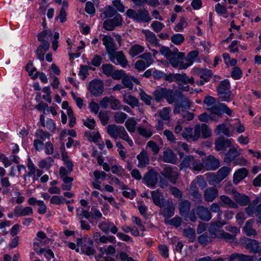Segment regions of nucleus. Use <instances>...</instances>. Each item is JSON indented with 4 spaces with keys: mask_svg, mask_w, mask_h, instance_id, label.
Segmentation results:
<instances>
[{
    "mask_svg": "<svg viewBox=\"0 0 261 261\" xmlns=\"http://www.w3.org/2000/svg\"><path fill=\"white\" fill-rule=\"evenodd\" d=\"M203 103L211 114H215L218 118L221 117L223 113L229 116L231 115L232 113V111L226 105L220 102H217L216 99L211 96H205Z\"/></svg>",
    "mask_w": 261,
    "mask_h": 261,
    "instance_id": "f257e3e1",
    "label": "nucleus"
},
{
    "mask_svg": "<svg viewBox=\"0 0 261 261\" xmlns=\"http://www.w3.org/2000/svg\"><path fill=\"white\" fill-rule=\"evenodd\" d=\"M107 132L113 139L116 140L119 138L126 142L130 147L134 145L133 141L122 126L114 124L108 125L107 127Z\"/></svg>",
    "mask_w": 261,
    "mask_h": 261,
    "instance_id": "f03ea898",
    "label": "nucleus"
},
{
    "mask_svg": "<svg viewBox=\"0 0 261 261\" xmlns=\"http://www.w3.org/2000/svg\"><path fill=\"white\" fill-rule=\"evenodd\" d=\"M126 16L134 21L149 22L152 18L149 12L145 9H139L137 11L133 9H128L126 12Z\"/></svg>",
    "mask_w": 261,
    "mask_h": 261,
    "instance_id": "7ed1b4c3",
    "label": "nucleus"
},
{
    "mask_svg": "<svg viewBox=\"0 0 261 261\" xmlns=\"http://www.w3.org/2000/svg\"><path fill=\"white\" fill-rule=\"evenodd\" d=\"M27 168L29 171L23 176L24 181L27 184H29L32 181L33 183L35 182L36 180H38V177L43 174V171L40 169H37L30 158L28 159Z\"/></svg>",
    "mask_w": 261,
    "mask_h": 261,
    "instance_id": "20e7f679",
    "label": "nucleus"
},
{
    "mask_svg": "<svg viewBox=\"0 0 261 261\" xmlns=\"http://www.w3.org/2000/svg\"><path fill=\"white\" fill-rule=\"evenodd\" d=\"M212 136V131L209 127L205 123L197 124L194 128V139L196 141L200 137L207 138Z\"/></svg>",
    "mask_w": 261,
    "mask_h": 261,
    "instance_id": "39448f33",
    "label": "nucleus"
},
{
    "mask_svg": "<svg viewBox=\"0 0 261 261\" xmlns=\"http://www.w3.org/2000/svg\"><path fill=\"white\" fill-rule=\"evenodd\" d=\"M111 61L115 64H119L125 68L128 64L127 60L122 51H114L108 55Z\"/></svg>",
    "mask_w": 261,
    "mask_h": 261,
    "instance_id": "423d86ee",
    "label": "nucleus"
},
{
    "mask_svg": "<svg viewBox=\"0 0 261 261\" xmlns=\"http://www.w3.org/2000/svg\"><path fill=\"white\" fill-rule=\"evenodd\" d=\"M122 23L121 16L118 14L115 15L112 19H107L103 23V28L107 31H112L116 27L121 26Z\"/></svg>",
    "mask_w": 261,
    "mask_h": 261,
    "instance_id": "0eeeda50",
    "label": "nucleus"
},
{
    "mask_svg": "<svg viewBox=\"0 0 261 261\" xmlns=\"http://www.w3.org/2000/svg\"><path fill=\"white\" fill-rule=\"evenodd\" d=\"M158 172L154 169H151L144 174L142 181L147 187L153 188L158 182Z\"/></svg>",
    "mask_w": 261,
    "mask_h": 261,
    "instance_id": "6e6552de",
    "label": "nucleus"
},
{
    "mask_svg": "<svg viewBox=\"0 0 261 261\" xmlns=\"http://www.w3.org/2000/svg\"><path fill=\"white\" fill-rule=\"evenodd\" d=\"M160 173L164 177L168 179L172 183H175L176 182L178 176L177 168H172L169 166L164 167L163 171Z\"/></svg>",
    "mask_w": 261,
    "mask_h": 261,
    "instance_id": "1a4fd4ad",
    "label": "nucleus"
},
{
    "mask_svg": "<svg viewBox=\"0 0 261 261\" xmlns=\"http://www.w3.org/2000/svg\"><path fill=\"white\" fill-rule=\"evenodd\" d=\"M103 84L101 81L93 80L89 84V91L94 96L100 95L103 92Z\"/></svg>",
    "mask_w": 261,
    "mask_h": 261,
    "instance_id": "9d476101",
    "label": "nucleus"
},
{
    "mask_svg": "<svg viewBox=\"0 0 261 261\" xmlns=\"http://www.w3.org/2000/svg\"><path fill=\"white\" fill-rule=\"evenodd\" d=\"M101 40L108 55L116 50L117 48L114 40L111 36L103 35L102 36Z\"/></svg>",
    "mask_w": 261,
    "mask_h": 261,
    "instance_id": "9b49d317",
    "label": "nucleus"
},
{
    "mask_svg": "<svg viewBox=\"0 0 261 261\" xmlns=\"http://www.w3.org/2000/svg\"><path fill=\"white\" fill-rule=\"evenodd\" d=\"M215 150L217 151H224L231 145V140L224 137H219L215 142Z\"/></svg>",
    "mask_w": 261,
    "mask_h": 261,
    "instance_id": "f8f14e48",
    "label": "nucleus"
},
{
    "mask_svg": "<svg viewBox=\"0 0 261 261\" xmlns=\"http://www.w3.org/2000/svg\"><path fill=\"white\" fill-rule=\"evenodd\" d=\"M196 214L201 220L204 221H209L212 218L211 211L207 207L203 205L197 206Z\"/></svg>",
    "mask_w": 261,
    "mask_h": 261,
    "instance_id": "ddd939ff",
    "label": "nucleus"
},
{
    "mask_svg": "<svg viewBox=\"0 0 261 261\" xmlns=\"http://www.w3.org/2000/svg\"><path fill=\"white\" fill-rule=\"evenodd\" d=\"M142 32L145 36L146 41L151 45L154 47L160 46L159 40L154 33L148 30H143Z\"/></svg>",
    "mask_w": 261,
    "mask_h": 261,
    "instance_id": "4468645a",
    "label": "nucleus"
},
{
    "mask_svg": "<svg viewBox=\"0 0 261 261\" xmlns=\"http://www.w3.org/2000/svg\"><path fill=\"white\" fill-rule=\"evenodd\" d=\"M99 228L106 233L111 231L114 234H116L118 231V228L113 223L108 220L100 223L98 224Z\"/></svg>",
    "mask_w": 261,
    "mask_h": 261,
    "instance_id": "2eb2a0df",
    "label": "nucleus"
},
{
    "mask_svg": "<svg viewBox=\"0 0 261 261\" xmlns=\"http://www.w3.org/2000/svg\"><path fill=\"white\" fill-rule=\"evenodd\" d=\"M151 195L153 203L156 205L161 207H163L166 201L165 200L163 197V194L161 192V190L157 189L156 190L152 191L151 192Z\"/></svg>",
    "mask_w": 261,
    "mask_h": 261,
    "instance_id": "dca6fc26",
    "label": "nucleus"
},
{
    "mask_svg": "<svg viewBox=\"0 0 261 261\" xmlns=\"http://www.w3.org/2000/svg\"><path fill=\"white\" fill-rule=\"evenodd\" d=\"M174 210L175 207L173 204L171 202L167 201L165 203L164 205L162 207L161 213L165 218V220H167L173 216Z\"/></svg>",
    "mask_w": 261,
    "mask_h": 261,
    "instance_id": "f3484780",
    "label": "nucleus"
},
{
    "mask_svg": "<svg viewBox=\"0 0 261 261\" xmlns=\"http://www.w3.org/2000/svg\"><path fill=\"white\" fill-rule=\"evenodd\" d=\"M226 224L225 221L211 222L208 231L212 238H216L220 229Z\"/></svg>",
    "mask_w": 261,
    "mask_h": 261,
    "instance_id": "a211bd4d",
    "label": "nucleus"
},
{
    "mask_svg": "<svg viewBox=\"0 0 261 261\" xmlns=\"http://www.w3.org/2000/svg\"><path fill=\"white\" fill-rule=\"evenodd\" d=\"M198 55L199 53L197 50L190 51L185 58L187 62H181L180 68L186 69L191 66L194 62V60L198 57Z\"/></svg>",
    "mask_w": 261,
    "mask_h": 261,
    "instance_id": "6ab92c4d",
    "label": "nucleus"
},
{
    "mask_svg": "<svg viewBox=\"0 0 261 261\" xmlns=\"http://www.w3.org/2000/svg\"><path fill=\"white\" fill-rule=\"evenodd\" d=\"M243 243L245 245V247L247 249L249 250L250 252L256 253L259 249V243L255 240L249 238H245Z\"/></svg>",
    "mask_w": 261,
    "mask_h": 261,
    "instance_id": "aec40b11",
    "label": "nucleus"
},
{
    "mask_svg": "<svg viewBox=\"0 0 261 261\" xmlns=\"http://www.w3.org/2000/svg\"><path fill=\"white\" fill-rule=\"evenodd\" d=\"M138 160V167L140 168H144L149 163V157L145 150H142L137 156Z\"/></svg>",
    "mask_w": 261,
    "mask_h": 261,
    "instance_id": "412c9836",
    "label": "nucleus"
},
{
    "mask_svg": "<svg viewBox=\"0 0 261 261\" xmlns=\"http://www.w3.org/2000/svg\"><path fill=\"white\" fill-rule=\"evenodd\" d=\"M205 166L207 170H216L220 166L219 160L213 155H209L205 160Z\"/></svg>",
    "mask_w": 261,
    "mask_h": 261,
    "instance_id": "4be33fe9",
    "label": "nucleus"
},
{
    "mask_svg": "<svg viewBox=\"0 0 261 261\" xmlns=\"http://www.w3.org/2000/svg\"><path fill=\"white\" fill-rule=\"evenodd\" d=\"M203 195L206 201L212 202L218 196V191L214 187H210L204 191Z\"/></svg>",
    "mask_w": 261,
    "mask_h": 261,
    "instance_id": "5701e85b",
    "label": "nucleus"
},
{
    "mask_svg": "<svg viewBox=\"0 0 261 261\" xmlns=\"http://www.w3.org/2000/svg\"><path fill=\"white\" fill-rule=\"evenodd\" d=\"M175 82L178 85L188 83L193 84L194 83V79L192 76L189 77L185 73L182 74L175 73Z\"/></svg>",
    "mask_w": 261,
    "mask_h": 261,
    "instance_id": "b1692460",
    "label": "nucleus"
},
{
    "mask_svg": "<svg viewBox=\"0 0 261 261\" xmlns=\"http://www.w3.org/2000/svg\"><path fill=\"white\" fill-rule=\"evenodd\" d=\"M123 101L124 103L128 105L132 108L139 107V101L136 97L129 94L125 93L122 96Z\"/></svg>",
    "mask_w": 261,
    "mask_h": 261,
    "instance_id": "393cba45",
    "label": "nucleus"
},
{
    "mask_svg": "<svg viewBox=\"0 0 261 261\" xmlns=\"http://www.w3.org/2000/svg\"><path fill=\"white\" fill-rule=\"evenodd\" d=\"M138 134L145 138H150L153 135V127L147 123L145 127L139 126L137 128Z\"/></svg>",
    "mask_w": 261,
    "mask_h": 261,
    "instance_id": "a878e982",
    "label": "nucleus"
},
{
    "mask_svg": "<svg viewBox=\"0 0 261 261\" xmlns=\"http://www.w3.org/2000/svg\"><path fill=\"white\" fill-rule=\"evenodd\" d=\"M253 256L244 254L234 253L229 256V261H253Z\"/></svg>",
    "mask_w": 261,
    "mask_h": 261,
    "instance_id": "bb28decb",
    "label": "nucleus"
},
{
    "mask_svg": "<svg viewBox=\"0 0 261 261\" xmlns=\"http://www.w3.org/2000/svg\"><path fill=\"white\" fill-rule=\"evenodd\" d=\"M163 160L166 163L175 164L176 161V158L172 150L166 149L163 152Z\"/></svg>",
    "mask_w": 261,
    "mask_h": 261,
    "instance_id": "cd10ccee",
    "label": "nucleus"
},
{
    "mask_svg": "<svg viewBox=\"0 0 261 261\" xmlns=\"http://www.w3.org/2000/svg\"><path fill=\"white\" fill-rule=\"evenodd\" d=\"M14 212L17 216L21 217L29 216L33 213V208L30 206L22 208L20 206H17L15 207Z\"/></svg>",
    "mask_w": 261,
    "mask_h": 261,
    "instance_id": "c85d7f7f",
    "label": "nucleus"
},
{
    "mask_svg": "<svg viewBox=\"0 0 261 261\" xmlns=\"http://www.w3.org/2000/svg\"><path fill=\"white\" fill-rule=\"evenodd\" d=\"M248 174V171L245 168H242L236 171L233 174V181L238 184L240 181L245 178Z\"/></svg>",
    "mask_w": 261,
    "mask_h": 261,
    "instance_id": "c756f323",
    "label": "nucleus"
},
{
    "mask_svg": "<svg viewBox=\"0 0 261 261\" xmlns=\"http://www.w3.org/2000/svg\"><path fill=\"white\" fill-rule=\"evenodd\" d=\"M254 222V221L253 219H250L246 222L243 229L246 236H254L256 235L257 231L253 228Z\"/></svg>",
    "mask_w": 261,
    "mask_h": 261,
    "instance_id": "7c9ffc66",
    "label": "nucleus"
},
{
    "mask_svg": "<svg viewBox=\"0 0 261 261\" xmlns=\"http://www.w3.org/2000/svg\"><path fill=\"white\" fill-rule=\"evenodd\" d=\"M195 158L192 155H186L183 158L180 163V169L190 168L193 165Z\"/></svg>",
    "mask_w": 261,
    "mask_h": 261,
    "instance_id": "2f4dec72",
    "label": "nucleus"
},
{
    "mask_svg": "<svg viewBox=\"0 0 261 261\" xmlns=\"http://www.w3.org/2000/svg\"><path fill=\"white\" fill-rule=\"evenodd\" d=\"M233 193L235 201L240 205L245 206L249 202L250 200L248 196L244 194H241L236 191L234 192Z\"/></svg>",
    "mask_w": 261,
    "mask_h": 261,
    "instance_id": "473e14b6",
    "label": "nucleus"
},
{
    "mask_svg": "<svg viewBox=\"0 0 261 261\" xmlns=\"http://www.w3.org/2000/svg\"><path fill=\"white\" fill-rule=\"evenodd\" d=\"M230 171L231 169L229 167H223L217 171V176L214 177L217 179V181H221L229 175Z\"/></svg>",
    "mask_w": 261,
    "mask_h": 261,
    "instance_id": "72a5a7b5",
    "label": "nucleus"
},
{
    "mask_svg": "<svg viewBox=\"0 0 261 261\" xmlns=\"http://www.w3.org/2000/svg\"><path fill=\"white\" fill-rule=\"evenodd\" d=\"M240 153L237 148L234 147L230 148L225 154L224 162L227 163L231 162Z\"/></svg>",
    "mask_w": 261,
    "mask_h": 261,
    "instance_id": "f704fd0d",
    "label": "nucleus"
},
{
    "mask_svg": "<svg viewBox=\"0 0 261 261\" xmlns=\"http://www.w3.org/2000/svg\"><path fill=\"white\" fill-rule=\"evenodd\" d=\"M191 207V203L188 200L181 201L179 204V210L180 214L182 216H187Z\"/></svg>",
    "mask_w": 261,
    "mask_h": 261,
    "instance_id": "c9c22d12",
    "label": "nucleus"
},
{
    "mask_svg": "<svg viewBox=\"0 0 261 261\" xmlns=\"http://www.w3.org/2000/svg\"><path fill=\"white\" fill-rule=\"evenodd\" d=\"M220 199L221 201L228 207L237 208L238 207V204L227 196L221 195Z\"/></svg>",
    "mask_w": 261,
    "mask_h": 261,
    "instance_id": "e433bc0d",
    "label": "nucleus"
},
{
    "mask_svg": "<svg viewBox=\"0 0 261 261\" xmlns=\"http://www.w3.org/2000/svg\"><path fill=\"white\" fill-rule=\"evenodd\" d=\"M215 132L217 135L223 134L226 136H230L229 128L227 127L226 125L224 123L218 125L215 129Z\"/></svg>",
    "mask_w": 261,
    "mask_h": 261,
    "instance_id": "4c0bfd02",
    "label": "nucleus"
},
{
    "mask_svg": "<svg viewBox=\"0 0 261 261\" xmlns=\"http://www.w3.org/2000/svg\"><path fill=\"white\" fill-rule=\"evenodd\" d=\"M144 50V47L139 44H135L132 46L129 51V54L132 57H134L139 54L142 53Z\"/></svg>",
    "mask_w": 261,
    "mask_h": 261,
    "instance_id": "58836bf2",
    "label": "nucleus"
},
{
    "mask_svg": "<svg viewBox=\"0 0 261 261\" xmlns=\"http://www.w3.org/2000/svg\"><path fill=\"white\" fill-rule=\"evenodd\" d=\"M183 233L184 236L188 239L189 242L192 243L195 240L196 233L194 229L191 227L185 229Z\"/></svg>",
    "mask_w": 261,
    "mask_h": 261,
    "instance_id": "ea45409f",
    "label": "nucleus"
},
{
    "mask_svg": "<svg viewBox=\"0 0 261 261\" xmlns=\"http://www.w3.org/2000/svg\"><path fill=\"white\" fill-rule=\"evenodd\" d=\"M139 96L145 105L149 106L151 104L152 97L148 95L142 89H139Z\"/></svg>",
    "mask_w": 261,
    "mask_h": 261,
    "instance_id": "a19ab883",
    "label": "nucleus"
},
{
    "mask_svg": "<svg viewBox=\"0 0 261 261\" xmlns=\"http://www.w3.org/2000/svg\"><path fill=\"white\" fill-rule=\"evenodd\" d=\"M164 98L167 100L169 103L171 104L173 103L175 100V95L173 90L165 88Z\"/></svg>",
    "mask_w": 261,
    "mask_h": 261,
    "instance_id": "79ce46f5",
    "label": "nucleus"
},
{
    "mask_svg": "<svg viewBox=\"0 0 261 261\" xmlns=\"http://www.w3.org/2000/svg\"><path fill=\"white\" fill-rule=\"evenodd\" d=\"M116 13V11L111 6L106 7L104 11L100 14V17L102 19L107 18H110L114 16Z\"/></svg>",
    "mask_w": 261,
    "mask_h": 261,
    "instance_id": "37998d69",
    "label": "nucleus"
},
{
    "mask_svg": "<svg viewBox=\"0 0 261 261\" xmlns=\"http://www.w3.org/2000/svg\"><path fill=\"white\" fill-rule=\"evenodd\" d=\"M110 108L113 110H118L121 108V104L120 101L117 99L114 96H110Z\"/></svg>",
    "mask_w": 261,
    "mask_h": 261,
    "instance_id": "c03bdc74",
    "label": "nucleus"
},
{
    "mask_svg": "<svg viewBox=\"0 0 261 261\" xmlns=\"http://www.w3.org/2000/svg\"><path fill=\"white\" fill-rule=\"evenodd\" d=\"M216 238L223 239L227 242L234 241L235 239L234 235H231V234L226 232L224 230H220L218 233Z\"/></svg>",
    "mask_w": 261,
    "mask_h": 261,
    "instance_id": "a18cd8bd",
    "label": "nucleus"
},
{
    "mask_svg": "<svg viewBox=\"0 0 261 261\" xmlns=\"http://www.w3.org/2000/svg\"><path fill=\"white\" fill-rule=\"evenodd\" d=\"M50 40L52 39V33L49 30H45L38 35V40L39 41H43L44 39Z\"/></svg>",
    "mask_w": 261,
    "mask_h": 261,
    "instance_id": "49530a36",
    "label": "nucleus"
},
{
    "mask_svg": "<svg viewBox=\"0 0 261 261\" xmlns=\"http://www.w3.org/2000/svg\"><path fill=\"white\" fill-rule=\"evenodd\" d=\"M127 115L122 112H117L114 115V121L118 124L123 123L127 118Z\"/></svg>",
    "mask_w": 261,
    "mask_h": 261,
    "instance_id": "de8ad7c7",
    "label": "nucleus"
},
{
    "mask_svg": "<svg viewBox=\"0 0 261 261\" xmlns=\"http://www.w3.org/2000/svg\"><path fill=\"white\" fill-rule=\"evenodd\" d=\"M217 116H212L208 115L206 113H203L198 116L199 120L201 122H208L210 120L218 121L219 119Z\"/></svg>",
    "mask_w": 261,
    "mask_h": 261,
    "instance_id": "09e8293b",
    "label": "nucleus"
},
{
    "mask_svg": "<svg viewBox=\"0 0 261 261\" xmlns=\"http://www.w3.org/2000/svg\"><path fill=\"white\" fill-rule=\"evenodd\" d=\"M182 136L187 141L192 140L193 141H196V140L194 139V132H193L191 127H186L182 133Z\"/></svg>",
    "mask_w": 261,
    "mask_h": 261,
    "instance_id": "8fccbe9b",
    "label": "nucleus"
},
{
    "mask_svg": "<svg viewBox=\"0 0 261 261\" xmlns=\"http://www.w3.org/2000/svg\"><path fill=\"white\" fill-rule=\"evenodd\" d=\"M164 90L165 88H162L153 92L152 95L156 102H159L164 98Z\"/></svg>",
    "mask_w": 261,
    "mask_h": 261,
    "instance_id": "3c124183",
    "label": "nucleus"
},
{
    "mask_svg": "<svg viewBox=\"0 0 261 261\" xmlns=\"http://www.w3.org/2000/svg\"><path fill=\"white\" fill-rule=\"evenodd\" d=\"M136 124L137 122L133 118L128 119L125 123L126 128L130 133H134L135 131Z\"/></svg>",
    "mask_w": 261,
    "mask_h": 261,
    "instance_id": "603ef678",
    "label": "nucleus"
},
{
    "mask_svg": "<svg viewBox=\"0 0 261 261\" xmlns=\"http://www.w3.org/2000/svg\"><path fill=\"white\" fill-rule=\"evenodd\" d=\"M230 84L227 80L221 81L217 88L218 93L229 91Z\"/></svg>",
    "mask_w": 261,
    "mask_h": 261,
    "instance_id": "864d4df0",
    "label": "nucleus"
},
{
    "mask_svg": "<svg viewBox=\"0 0 261 261\" xmlns=\"http://www.w3.org/2000/svg\"><path fill=\"white\" fill-rule=\"evenodd\" d=\"M35 136L37 139L44 142L46 139H49L50 135L46 132H44L42 129H37L35 133Z\"/></svg>",
    "mask_w": 261,
    "mask_h": 261,
    "instance_id": "5fc2aeb1",
    "label": "nucleus"
},
{
    "mask_svg": "<svg viewBox=\"0 0 261 261\" xmlns=\"http://www.w3.org/2000/svg\"><path fill=\"white\" fill-rule=\"evenodd\" d=\"M211 236L208 237L206 233H203L198 237V242L203 246H206L212 242Z\"/></svg>",
    "mask_w": 261,
    "mask_h": 261,
    "instance_id": "6e6d98bb",
    "label": "nucleus"
},
{
    "mask_svg": "<svg viewBox=\"0 0 261 261\" xmlns=\"http://www.w3.org/2000/svg\"><path fill=\"white\" fill-rule=\"evenodd\" d=\"M188 25V23L185 18L181 17H180L179 22L174 27V30L175 32H181Z\"/></svg>",
    "mask_w": 261,
    "mask_h": 261,
    "instance_id": "4d7b16f0",
    "label": "nucleus"
},
{
    "mask_svg": "<svg viewBox=\"0 0 261 261\" xmlns=\"http://www.w3.org/2000/svg\"><path fill=\"white\" fill-rule=\"evenodd\" d=\"M85 135L89 141L94 142H98L100 138V134L98 132L93 133L86 132Z\"/></svg>",
    "mask_w": 261,
    "mask_h": 261,
    "instance_id": "13d9d810",
    "label": "nucleus"
},
{
    "mask_svg": "<svg viewBox=\"0 0 261 261\" xmlns=\"http://www.w3.org/2000/svg\"><path fill=\"white\" fill-rule=\"evenodd\" d=\"M212 75V71L207 69L202 70L199 75L200 77L203 79L205 82L209 81Z\"/></svg>",
    "mask_w": 261,
    "mask_h": 261,
    "instance_id": "bf43d9fd",
    "label": "nucleus"
},
{
    "mask_svg": "<svg viewBox=\"0 0 261 261\" xmlns=\"http://www.w3.org/2000/svg\"><path fill=\"white\" fill-rule=\"evenodd\" d=\"M98 117L103 125H106L109 122L110 117L107 111H100Z\"/></svg>",
    "mask_w": 261,
    "mask_h": 261,
    "instance_id": "052dcab7",
    "label": "nucleus"
},
{
    "mask_svg": "<svg viewBox=\"0 0 261 261\" xmlns=\"http://www.w3.org/2000/svg\"><path fill=\"white\" fill-rule=\"evenodd\" d=\"M167 60H169L170 63L174 68H178L179 70H182V69L180 68L181 62H179L178 59L176 58V56H173V55L171 56Z\"/></svg>",
    "mask_w": 261,
    "mask_h": 261,
    "instance_id": "680f3d73",
    "label": "nucleus"
},
{
    "mask_svg": "<svg viewBox=\"0 0 261 261\" xmlns=\"http://www.w3.org/2000/svg\"><path fill=\"white\" fill-rule=\"evenodd\" d=\"M172 42L176 45L181 44L185 40V38L182 34H175L171 38Z\"/></svg>",
    "mask_w": 261,
    "mask_h": 261,
    "instance_id": "e2e57ef3",
    "label": "nucleus"
},
{
    "mask_svg": "<svg viewBox=\"0 0 261 261\" xmlns=\"http://www.w3.org/2000/svg\"><path fill=\"white\" fill-rule=\"evenodd\" d=\"M171 112V109L169 108H164L160 112V117L165 121H169L170 119V113Z\"/></svg>",
    "mask_w": 261,
    "mask_h": 261,
    "instance_id": "0e129e2a",
    "label": "nucleus"
},
{
    "mask_svg": "<svg viewBox=\"0 0 261 261\" xmlns=\"http://www.w3.org/2000/svg\"><path fill=\"white\" fill-rule=\"evenodd\" d=\"M140 58L145 60L144 61L146 64L147 65V67L149 66L151 64L153 63V60L152 58V56L150 53H144L140 56Z\"/></svg>",
    "mask_w": 261,
    "mask_h": 261,
    "instance_id": "69168bd1",
    "label": "nucleus"
},
{
    "mask_svg": "<svg viewBox=\"0 0 261 261\" xmlns=\"http://www.w3.org/2000/svg\"><path fill=\"white\" fill-rule=\"evenodd\" d=\"M165 222L166 224L178 227L181 225V219L179 217H175L172 219L165 220Z\"/></svg>",
    "mask_w": 261,
    "mask_h": 261,
    "instance_id": "338daca9",
    "label": "nucleus"
},
{
    "mask_svg": "<svg viewBox=\"0 0 261 261\" xmlns=\"http://www.w3.org/2000/svg\"><path fill=\"white\" fill-rule=\"evenodd\" d=\"M151 27L155 32L159 33L165 27V25L160 21H153L151 24Z\"/></svg>",
    "mask_w": 261,
    "mask_h": 261,
    "instance_id": "774afa93",
    "label": "nucleus"
}]
</instances>
